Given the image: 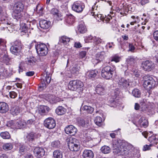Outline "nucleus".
<instances>
[{
    "mask_svg": "<svg viewBox=\"0 0 158 158\" xmlns=\"http://www.w3.org/2000/svg\"><path fill=\"white\" fill-rule=\"evenodd\" d=\"M24 9V5L20 2L15 3L13 7V11L12 15L14 19L17 20H21L24 18V12L23 10Z\"/></svg>",
    "mask_w": 158,
    "mask_h": 158,
    "instance_id": "nucleus-1",
    "label": "nucleus"
},
{
    "mask_svg": "<svg viewBox=\"0 0 158 158\" xmlns=\"http://www.w3.org/2000/svg\"><path fill=\"white\" fill-rule=\"evenodd\" d=\"M83 84L81 81L74 80L69 82L68 88L71 90L80 92L83 90Z\"/></svg>",
    "mask_w": 158,
    "mask_h": 158,
    "instance_id": "nucleus-2",
    "label": "nucleus"
},
{
    "mask_svg": "<svg viewBox=\"0 0 158 158\" xmlns=\"http://www.w3.org/2000/svg\"><path fill=\"white\" fill-rule=\"evenodd\" d=\"M115 69V68L114 66L112 67L110 66H106L102 70L101 76L106 79H110L112 77Z\"/></svg>",
    "mask_w": 158,
    "mask_h": 158,
    "instance_id": "nucleus-3",
    "label": "nucleus"
},
{
    "mask_svg": "<svg viewBox=\"0 0 158 158\" xmlns=\"http://www.w3.org/2000/svg\"><path fill=\"white\" fill-rule=\"evenodd\" d=\"M143 79L144 81L143 85L147 90H149L155 86L156 81L152 77L145 76L144 77Z\"/></svg>",
    "mask_w": 158,
    "mask_h": 158,
    "instance_id": "nucleus-4",
    "label": "nucleus"
},
{
    "mask_svg": "<svg viewBox=\"0 0 158 158\" xmlns=\"http://www.w3.org/2000/svg\"><path fill=\"white\" fill-rule=\"evenodd\" d=\"M118 143H119L118 147L119 152H121L123 155H124L129 153L128 151L130 148L132 147V145L127 142L121 141L118 142Z\"/></svg>",
    "mask_w": 158,
    "mask_h": 158,
    "instance_id": "nucleus-5",
    "label": "nucleus"
},
{
    "mask_svg": "<svg viewBox=\"0 0 158 158\" xmlns=\"http://www.w3.org/2000/svg\"><path fill=\"white\" fill-rule=\"evenodd\" d=\"M37 52L40 56H46L48 53V49L44 44H40L35 45Z\"/></svg>",
    "mask_w": 158,
    "mask_h": 158,
    "instance_id": "nucleus-6",
    "label": "nucleus"
},
{
    "mask_svg": "<svg viewBox=\"0 0 158 158\" xmlns=\"http://www.w3.org/2000/svg\"><path fill=\"white\" fill-rule=\"evenodd\" d=\"M68 146L69 149L72 151H78L80 148L78 140L74 138H72L69 139Z\"/></svg>",
    "mask_w": 158,
    "mask_h": 158,
    "instance_id": "nucleus-7",
    "label": "nucleus"
},
{
    "mask_svg": "<svg viewBox=\"0 0 158 158\" xmlns=\"http://www.w3.org/2000/svg\"><path fill=\"white\" fill-rule=\"evenodd\" d=\"M84 8L85 5L84 3L80 1L74 2L72 6V10L78 13L82 12Z\"/></svg>",
    "mask_w": 158,
    "mask_h": 158,
    "instance_id": "nucleus-8",
    "label": "nucleus"
},
{
    "mask_svg": "<svg viewBox=\"0 0 158 158\" xmlns=\"http://www.w3.org/2000/svg\"><path fill=\"white\" fill-rule=\"evenodd\" d=\"M85 40L86 42L92 43L94 45L99 44L102 41V39L100 38L91 35L86 37Z\"/></svg>",
    "mask_w": 158,
    "mask_h": 158,
    "instance_id": "nucleus-9",
    "label": "nucleus"
},
{
    "mask_svg": "<svg viewBox=\"0 0 158 158\" xmlns=\"http://www.w3.org/2000/svg\"><path fill=\"white\" fill-rule=\"evenodd\" d=\"M44 126L47 128L51 129L54 128L56 125L55 120L52 118H48L44 121Z\"/></svg>",
    "mask_w": 158,
    "mask_h": 158,
    "instance_id": "nucleus-10",
    "label": "nucleus"
},
{
    "mask_svg": "<svg viewBox=\"0 0 158 158\" xmlns=\"http://www.w3.org/2000/svg\"><path fill=\"white\" fill-rule=\"evenodd\" d=\"M154 66V64L151 61L146 60L143 61L142 63V68L145 71H151L153 69Z\"/></svg>",
    "mask_w": 158,
    "mask_h": 158,
    "instance_id": "nucleus-11",
    "label": "nucleus"
},
{
    "mask_svg": "<svg viewBox=\"0 0 158 158\" xmlns=\"http://www.w3.org/2000/svg\"><path fill=\"white\" fill-rule=\"evenodd\" d=\"M45 74L46 76L44 78H43L41 79V85L39 86V88H42V89L45 88L46 85L50 83L51 80V77L49 75H48L47 73Z\"/></svg>",
    "mask_w": 158,
    "mask_h": 158,
    "instance_id": "nucleus-12",
    "label": "nucleus"
},
{
    "mask_svg": "<svg viewBox=\"0 0 158 158\" xmlns=\"http://www.w3.org/2000/svg\"><path fill=\"white\" fill-rule=\"evenodd\" d=\"M34 153L36 157L40 158L44 156L45 152L43 148L37 147L34 149Z\"/></svg>",
    "mask_w": 158,
    "mask_h": 158,
    "instance_id": "nucleus-13",
    "label": "nucleus"
},
{
    "mask_svg": "<svg viewBox=\"0 0 158 158\" xmlns=\"http://www.w3.org/2000/svg\"><path fill=\"white\" fill-rule=\"evenodd\" d=\"M64 130L67 134H69L71 135H74L77 131V129L72 125H69L66 127L64 129Z\"/></svg>",
    "mask_w": 158,
    "mask_h": 158,
    "instance_id": "nucleus-14",
    "label": "nucleus"
},
{
    "mask_svg": "<svg viewBox=\"0 0 158 158\" xmlns=\"http://www.w3.org/2000/svg\"><path fill=\"white\" fill-rule=\"evenodd\" d=\"M118 84L119 87L122 88L126 89L130 85L129 82L123 78L119 79Z\"/></svg>",
    "mask_w": 158,
    "mask_h": 158,
    "instance_id": "nucleus-15",
    "label": "nucleus"
},
{
    "mask_svg": "<svg viewBox=\"0 0 158 158\" xmlns=\"http://www.w3.org/2000/svg\"><path fill=\"white\" fill-rule=\"evenodd\" d=\"M50 109L48 107L45 106H40L39 108V113L41 115H46Z\"/></svg>",
    "mask_w": 158,
    "mask_h": 158,
    "instance_id": "nucleus-16",
    "label": "nucleus"
},
{
    "mask_svg": "<svg viewBox=\"0 0 158 158\" xmlns=\"http://www.w3.org/2000/svg\"><path fill=\"white\" fill-rule=\"evenodd\" d=\"M38 135V134L36 133L31 132L27 134L25 139L26 140H27V141L32 142L35 138H37Z\"/></svg>",
    "mask_w": 158,
    "mask_h": 158,
    "instance_id": "nucleus-17",
    "label": "nucleus"
},
{
    "mask_svg": "<svg viewBox=\"0 0 158 158\" xmlns=\"http://www.w3.org/2000/svg\"><path fill=\"white\" fill-rule=\"evenodd\" d=\"M98 73V71L96 70H90L87 71L86 73L87 77L92 79L95 77Z\"/></svg>",
    "mask_w": 158,
    "mask_h": 158,
    "instance_id": "nucleus-18",
    "label": "nucleus"
},
{
    "mask_svg": "<svg viewBox=\"0 0 158 158\" xmlns=\"http://www.w3.org/2000/svg\"><path fill=\"white\" fill-rule=\"evenodd\" d=\"M9 107L8 104L5 102H0V113H6L9 110Z\"/></svg>",
    "mask_w": 158,
    "mask_h": 158,
    "instance_id": "nucleus-19",
    "label": "nucleus"
},
{
    "mask_svg": "<svg viewBox=\"0 0 158 158\" xmlns=\"http://www.w3.org/2000/svg\"><path fill=\"white\" fill-rule=\"evenodd\" d=\"M40 25L41 28L47 29L51 25V22L45 20H42L40 21Z\"/></svg>",
    "mask_w": 158,
    "mask_h": 158,
    "instance_id": "nucleus-20",
    "label": "nucleus"
},
{
    "mask_svg": "<svg viewBox=\"0 0 158 158\" xmlns=\"http://www.w3.org/2000/svg\"><path fill=\"white\" fill-rule=\"evenodd\" d=\"M94 153L93 151L89 150H85L83 152L82 156L84 158H93Z\"/></svg>",
    "mask_w": 158,
    "mask_h": 158,
    "instance_id": "nucleus-21",
    "label": "nucleus"
},
{
    "mask_svg": "<svg viewBox=\"0 0 158 158\" xmlns=\"http://www.w3.org/2000/svg\"><path fill=\"white\" fill-rule=\"evenodd\" d=\"M16 129H21L26 126V122L22 119H17L16 121Z\"/></svg>",
    "mask_w": 158,
    "mask_h": 158,
    "instance_id": "nucleus-22",
    "label": "nucleus"
},
{
    "mask_svg": "<svg viewBox=\"0 0 158 158\" xmlns=\"http://www.w3.org/2000/svg\"><path fill=\"white\" fill-rule=\"evenodd\" d=\"M104 21L106 23H109L112 26H114L116 22L114 19H113L112 17L110 15H108L107 16L105 17L104 19Z\"/></svg>",
    "mask_w": 158,
    "mask_h": 158,
    "instance_id": "nucleus-23",
    "label": "nucleus"
},
{
    "mask_svg": "<svg viewBox=\"0 0 158 158\" xmlns=\"http://www.w3.org/2000/svg\"><path fill=\"white\" fill-rule=\"evenodd\" d=\"M74 17L71 14H69L67 15L65 19V23L71 25L74 23Z\"/></svg>",
    "mask_w": 158,
    "mask_h": 158,
    "instance_id": "nucleus-24",
    "label": "nucleus"
},
{
    "mask_svg": "<svg viewBox=\"0 0 158 158\" xmlns=\"http://www.w3.org/2000/svg\"><path fill=\"white\" fill-rule=\"evenodd\" d=\"M21 48H17L15 47L11 46L10 48V51L13 54L18 56L21 53Z\"/></svg>",
    "mask_w": 158,
    "mask_h": 158,
    "instance_id": "nucleus-25",
    "label": "nucleus"
},
{
    "mask_svg": "<svg viewBox=\"0 0 158 158\" xmlns=\"http://www.w3.org/2000/svg\"><path fill=\"white\" fill-rule=\"evenodd\" d=\"M66 110L65 108L62 106H58L56 110V112L58 115H63L66 112Z\"/></svg>",
    "mask_w": 158,
    "mask_h": 158,
    "instance_id": "nucleus-26",
    "label": "nucleus"
},
{
    "mask_svg": "<svg viewBox=\"0 0 158 158\" xmlns=\"http://www.w3.org/2000/svg\"><path fill=\"white\" fill-rule=\"evenodd\" d=\"M96 90L97 93L101 95H103L105 93V90L104 87L101 85H98Z\"/></svg>",
    "mask_w": 158,
    "mask_h": 158,
    "instance_id": "nucleus-27",
    "label": "nucleus"
},
{
    "mask_svg": "<svg viewBox=\"0 0 158 158\" xmlns=\"http://www.w3.org/2000/svg\"><path fill=\"white\" fill-rule=\"evenodd\" d=\"M7 70L2 66H0V78H3L8 76Z\"/></svg>",
    "mask_w": 158,
    "mask_h": 158,
    "instance_id": "nucleus-28",
    "label": "nucleus"
},
{
    "mask_svg": "<svg viewBox=\"0 0 158 158\" xmlns=\"http://www.w3.org/2000/svg\"><path fill=\"white\" fill-rule=\"evenodd\" d=\"M140 125L144 127H146L148 126V122L144 117H141L139 120Z\"/></svg>",
    "mask_w": 158,
    "mask_h": 158,
    "instance_id": "nucleus-29",
    "label": "nucleus"
},
{
    "mask_svg": "<svg viewBox=\"0 0 158 158\" xmlns=\"http://www.w3.org/2000/svg\"><path fill=\"white\" fill-rule=\"evenodd\" d=\"M20 111L19 108L17 106H14L12 107L10 110L11 113L13 115L18 114Z\"/></svg>",
    "mask_w": 158,
    "mask_h": 158,
    "instance_id": "nucleus-30",
    "label": "nucleus"
},
{
    "mask_svg": "<svg viewBox=\"0 0 158 158\" xmlns=\"http://www.w3.org/2000/svg\"><path fill=\"white\" fill-rule=\"evenodd\" d=\"M105 57V53L104 52H102L98 53L96 55V58L97 60L99 61H102Z\"/></svg>",
    "mask_w": 158,
    "mask_h": 158,
    "instance_id": "nucleus-31",
    "label": "nucleus"
},
{
    "mask_svg": "<svg viewBox=\"0 0 158 158\" xmlns=\"http://www.w3.org/2000/svg\"><path fill=\"white\" fill-rule=\"evenodd\" d=\"M78 30L81 33H85L87 31V29L84 24H80L78 26Z\"/></svg>",
    "mask_w": 158,
    "mask_h": 158,
    "instance_id": "nucleus-32",
    "label": "nucleus"
},
{
    "mask_svg": "<svg viewBox=\"0 0 158 158\" xmlns=\"http://www.w3.org/2000/svg\"><path fill=\"white\" fill-rule=\"evenodd\" d=\"M82 110H85L87 113H92L94 110L93 108L90 106L86 105L84 106L82 108Z\"/></svg>",
    "mask_w": 158,
    "mask_h": 158,
    "instance_id": "nucleus-33",
    "label": "nucleus"
},
{
    "mask_svg": "<svg viewBox=\"0 0 158 158\" xmlns=\"http://www.w3.org/2000/svg\"><path fill=\"white\" fill-rule=\"evenodd\" d=\"M148 141L153 144H157L158 143V139L154 135L149 137Z\"/></svg>",
    "mask_w": 158,
    "mask_h": 158,
    "instance_id": "nucleus-34",
    "label": "nucleus"
},
{
    "mask_svg": "<svg viewBox=\"0 0 158 158\" xmlns=\"http://www.w3.org/2000/svg\"><path fill=\"white\" fill-rule=\"evenodd\" d=\"M126 61L127 64H132L136 62V58L132 56H129L127 58Z\"/></svg>",
    "mask_w": 158,
    "mask_h": 158,
    "instance_id": "nucleus-35",
    "label": "nucleus"
},
{
    "mask_svg": "<svg viewBox=\"0 0 158 158\" xmlns=\"http://www.w3.org/2000/svg\"><path fill=\"white\" fill-rule=\"evenodd\" d=\"M54 157L56 158H62L63 157L62 152L59 150H55L53 153Z\"/></svg>",
    "mask_w": 158,
    "mask_h": 158,
    "instance_id": "nucleus-36",
    "label": "nucleus"
},
{
    "mask_svg": "<svg viewBox=\"0 0 158 158\" xmlns=\"http://www.w3.org/2000/svg\"><path fill=\"white\" fill-rule=\"evenodd\" d=\"M132 94L136 98H139L140 97L141 92L140 91L137 89H135L132 91Z\"/></svg>",
    "mask_w": 158,
    "mask_h": 158,
    "instance_id": "nucleus-37",
    "label": "nucleus"
},
{
    "mask_svg": "<svg viewBox=\"0 0 158 158\" xmlns=\"http://www.w3.org/2000/svg\"><path fill=\"white\" fill-rule=\"evenodd\" d=\"M101 150L103 153L108 154L110 152V148L109 147L105 145L101 148Z\"/></svg>",
    "mask_w": 158,
    "mask_h": 158,
    "instance_id": "nucleus-38",
    "label": "nucleus"
},
{
    "mask_svg": "<svg viewBox=\"0 0 158 158\" xmlns=\"http://www.w3.org/2000/svg\"><path fill=\"white\" fill-rule=\"evenodd\" d=\"M10 59L8 57V56L6 54L4 55L2 59H1V61L3 62L7 65L9 64Z\"/></svg>",
    "mask_w": 158,
    "mask_h": 158,
    "instance_id": "nucleus-39",
    "label": "nucleus"
},
{
    "mask_svg": "<svg viewBox=\"0 0 158 158\" xmlns=\"http://www.w3.org/2000/svg\"><path fill=\"white\" fill-rule=\"evenodd\" d=\"M70 41V38L65 36H63L61 37L60 39V42L63 43L64 45L66 44Z\"/></svg>",
    "mask_w": 158,
    "mask_h": 158,
    "instance_id": "nucleus-40",
    "label": "nucleus"
},
{
    "mask_svg": "<svg viewBox=\"0 0 158 158\" xmlns=\"http://www.w3.org/2000/svg\"><path fill=\"white\" fill-rule=\"evenodd\" d=\"M121 58L117 55H114L110 58L111 62L114 61L116 63L118 62L120 60Z\"/></svg>",
    "mask_w": 158,
    "mask_h": 158,
    "instance_id": "nucleus-41",
    "label": "nucleus"
},
{
    "mask_svg": "<svg viewBox=\"0 0 158 158\" xmlns=\"http://www.w3.org/2000/svg\"><path fill=\"white\" fill-rule=\"evenodd\" d=\"M26 62L28 65L31 66L34 65L35 63V61L34 58L27 59L26 61Z\"/></svg>",
    "mask_w": 158,
    "mask_h": 158,
    "instance_id": "nucleus-42",
    "label": "nucleus"
},
{
    "mask_svg": "<svg viewBox=\"0 0 158 158\" xmlns=\"http://www.w3.org/2000/svg\"><path fill=\"white\" fill-rule=\"evenodd\" d=\"M0 135L4 139H9L10 137V134L7 131L1 132Z\"/></svg>",
    "mask_w": 158,
    "mask_h": 158,
    "instance_id": "nucleus-43",
    "label": "nucleus"
},
{
    "mask_svg": "<svg viewBox=\"0 0 158 158\" xmlns=\"http://www.w3.org/2000/svg\"><path fill=\"white\" fill-rule=\"evenodd\" d=\"M13 145L11 143L4 144L3 146V149L5 150H10L13 148Z\"/></svg>",
    "mask_w": 158,
    "mask_h": 158,
    "instance_id": "nucleus-44",
    "label": "nucleus"
},
{
    "mask_svg": "<svg viewBox=\"0 0 158 158\" xmlns=\"http://www.w3.org/2000/svg\"><path fill=\"white\" fill-rule=\"evenodd\" d=\"M94 122L98 126L101 125L102 122V118L99 116H97L94 119Z\"/></svg>",
    "mask_w": 158,
    "mask_h": 158,
    "instance_id": "nucleus-45",
    "label": "nucleus"
},
{
    "mask_svg": "<svg viewBox=\"0 0 158 158\" xmlns=\"http://www.w3.org/2000/svg\"><path fill=\"white\" fill-rule=\"evenodd\" d=\"M27 27L25 23H22L21 24H20V29L22 32H23L26 33L27 31Z\"/></svg>",
    "mask_w": 158,
    "mask_h": 158,
    "instance_id": "nucleus-46",
    "label": "nucleus"
},
{
    "mask_svg": "<svg viewBox=\"0 0 158 158\" xmlns=\"http://www.w3.org/2000/svg\"><path fill=\"white\" fill-rule=\"evenodd\" d=\"M129 43L127 42L124 41L120 43L121 48L124 51L127 48Z\"/></svg>",
    "mask_w": 158,
    "mask_h": 158,
    "instance_id": "nucleus-47",
    "label": "nucleus"
},
{
    "mask_svg": "<svg viewBox=\"0 0 158 158\" xmlns=\"http://www.w3.org/2000/svg\"><path fill=\"white\" fill-rule=\"evenodd\" d=\"M128 48L129 49L128 50V52H135V48L132 44L129 43Z\"/></svg>",
    "mask_w": 158,
    "mask_h": 158,
    "instance_id": "nucleus-48",
    "label": "nucleus"
},
{
    "mask_svg": "<svg viewBox=\"0 0 158 158\" xmlns=\"http://www.w3.org/2000/svg\"><path fill=\"white\" fill-rule=\"evenodd\" d=\"M12 46L19 48H21V41L19 40H16L14 42Z\"/></svg>",
    "mask_w": 158,
    "mask_h": 158,
    "instance_id": "nucleus-49",
    "label": "nucleus"
},
{
    "mask_svg": "<svg viewBox=\"0 0 158 158\" xmlns=\"http://www.w3.org/2000/svg\"><path fill=\"white\" fill-rule=\"evenodd\" d=\"M7 125L13 129H16V121L15 122L10 121L7 123Z\"/></svg>",
    "mask_w": 158,
    "mask_h": 158,
    "instance_id": "nucleus-50",
    "label": "nucleus"
},
{
    "mask_svg": "<svg viewBox=\"0 0 158 158\" xmlns=\"http://www.w3.org/2000/svg\"><path fill=\"white\" fill-rule=\"evenodd\" d=\"M45 99L46 100L51 102L53 100L54 97L51 94H47L45 96Z\"/></svg>",
    "mask_w": 158,
    "mask_h": 158,
    "instance_id": "nucleus-51",
    "label": "nucleus"
},
{
    "mask_svg": "<svg viewBox=\"0 0 158 158\" xmlns=\"http://www.w3.org/2000/svg\"><path fill=\"white\" fill-rule=\"evenodd\" d=\"M24 63L21 62L19 64V73L22 72L23 70L25 69L24 66Z\"/></svg>",
    "mask_w": 158,
    "mask_h": 158,
    "instance_id": "nucleus-52",
    "label": "nucleus"
},
{
    "mask_svg": "<svg viewBox=\"0 0 158 158\" xmlns=\"http://www.w3.org/2000/svg\"><path fill=\"white\" fill-rule=\"evenodd\" d=\"M78 123L80 125L83 126L85 125V120L82 118H79L77 120Z\"/></svg>",
    "mask_w": 158,
    "mask_h": 158,
    "instance_id": "nucleus-53",
    "label": "nucleus"
},
{
    "mask_svg": "<svg viewBox=\"0 0 158 158\" xmlns=\"http://www.w3.org/2000/svg\"><path fill=\"white\" fill-rule=\"evenodd\" d=\"M51 13L55 17L59 13V12L57 9L54 8L51 10Z\"/></svg>",
    "mask_w": 158,
    "mask_h": 158,
    "instance_id": "nucleus-54",
    "label": "nucleus"
},
{
    "mask_svg": "<svg viewBox=\"0 0 158 158\" xmlns=\"http://www.w3.org/2000/svg\"><path fill=\"white\" fill-rule=\"evenodd\" d=\"M79 69L77 66H75L72 68L71 72L73 74L77 73L78 72Z\"/></svg>",
    "mask_w": 158,
    "mask_h": 158,
    "instance_id": "nucleus-55",
    "label": "nucleus"
},
{
    "mask_svg": "<svg viewBox=\"0 0 158 158\" xmlns=\"http://www.w3.org/2000/svg\"><path fill=\"white\" fill-rule=\"evenodd\" d=\"M9 96L10 98H14L17 96V94L14 91H11L9 92Z\"/></svg>",
    "mask_w": 158,
    "mask_h": 158,
    "instance_id": "nucleus-56",
    "label": "nucleus"
},
{
    "mask_svg": "<svg viewBox=\"0 0 158 158\" xmlns=\"http://www.w3.org/2000/svg\"><path fill=\"white\" fill-rule=\"evenodd\" d=\"M152 146V144L149 145H145L143 146V151L149 150L151 149V147Z\"/></svg>",
    "mask_w": 158,
    "mask_h": 158,
    "instance_id": "nucleus-57",
    "label": "nucleus"
},
{
    "mask_svg": "<svg viewBox=\"0 0 158 158\" xmlns=\"http://www.w3.org/2000/svg\"><path fill=\"white\" fill-rule=\"evenodd\" d=\"M154 39L158 42V30L155 31L153 34Z\"/></svg>",
    "mask_w": 158,
    "mask_h": 158,
    "instance_id": "nucleus-58",
    "label": "nucleus"
},
{
    "mask_svg": "<svg viewBox=\"0 0 158 158\" xmlns=\"http://www.w3.org/2000/svg\"><path fill=\"white\" fill-rule=\"evenodd\" d=\"M26 150L25 146L23 145H21L19 148V152L21 153H23Z\"/></svg>",
    "mask_w": 158,
    "mask_h": 158,
    "instance_id": "nucleus-59",
    "label": "nucleus"
},
{
    "mask_svg": "<svg viewBox=\"0 0 158 158\" xmlns=\"http://www.w3.org/2000/svg\"><path fill=\"white\" fill-rule=\"evenodd\" d=\"M55 17L58 20H61L62 19L63 17L62 16L60 13L56 16Z\"/></svg>",
    "mask_w": 158,
    "mask_h": 158,
    "instance_id": "nucleus-60",
    "label": "nucleus"
},
{
    "mask_svg": "<svg viewBox=\"0 0 158 158\" xmlns=\"http://www.w3.org/2000/svg\"><path fill=\"white\" fill-rule=\"evenodd\" d=\"M86 55V52L85 51H82L80 53V57L81 58H84Z\"/></svg>",
    "mask_w": 158,
    "mask_h": 158,
    "instance_id": "nucleus-61",
    "label": "nucleus"
},
{
    "mask_svg": "<svg viewBox=\"0 0 158 158\" xmlns=\"http://www.w3.org/2000/svg\"><path fill=\"white\" fill-rule=\"evenodd\" d=\"M34 73L33 71H29L26 73V75L27 76H32L34 75Z\"/></svg>",
    "mask_w": 158,
    "mask_h": 158,
    "instance_id": "nucleus-62",
    "label": "nucleus"
},
{
    "mask_svg": "<svg viewBox=\"0 0 158 158\" xmlns=\"http://www.w3.org/2000/svg\"><path fill=\"white\" fill-rule=\"evenodd\" d=\"M34 121L32 119L28 120L26 123V125L32 124Z\"/></svg>",
    "mask_w": 158,
    "mask_h": 158,
    "instance_id": "nucleus-63",
    "label": "nucleus"
},
{
    "mask_svg": "<svg viewBox=\"0 0 158 158\" xmlns=\"http://www.w3.org/2000/svg\"><path fill=\"white\" fill-rule=\"evenodd\" d=\"M97 19H102L103 18H102V15L99 14H97L96 17L95 18Z\"/></svg>",
    "mask_w": 158,
    "mask_h": 158,
    "instance_id": "nucleus-64",
    "label": "nucleus"
}]
</instances>
